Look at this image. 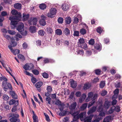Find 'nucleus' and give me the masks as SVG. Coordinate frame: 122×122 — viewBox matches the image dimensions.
<instances>
[{
  "label": "nucleus",
  "mask_w": 122,
  "mask_h": 122,
  "mask_svg": "<svg viewBox=\"0 0 122 122\" xmlns=\"http://www.w3.org/2000/svg\"><path fill=\"white\" fill-rule=\"evenodd\" d=\"M98 94H95L94 95L93 93L92 92L89 93L88 94V97L86 100V102H87L93 99L89 103L88 107L89 108L95 102V100L97 99Z\"/></svg>",
  "instance_id": "1"
},
{
  "label": "nucleus",
  "mask_w": 122,
  "mask_h": 122,
  "mask_svg": "<svg viewBox=\"0 0 122 122\" xmlns=\"http://www.w3.org/2000/svg\"><path fill=\"white\" fill-rule=\"evenodd\" d=\"M9 115V117H11L10 119V121L11 122H20V119L18 118L19 117L18 114L11 113Z\"/></svg>",
  "instance_id": "2"
},
{
  "label": "nucleus",
  "mask_w": 122,
  "mask_h": 122,
  "mask_svg": "<svg viewBox=\"0 0 122 122\" xmlns=\"http://www.w3.org/2000/svg\"><path fill=\"white\" fill-rule=\"evenodd\" d=\"M24 24L23 23H20L17 28V30L22 35L25 36L27 34V31L26 30H24Z\"/></svg>",
  "instance_id": "3"
},
{
  "label": "nucleus",
  "mask_w": 122,
  "mask_h": 122,
  "mask_svg": "<svg viewBox=\"0 0 122 122\" xmlns=\"http://www.w3.org/2000/svg\"><path fill=\"white\" fill-rule=\"evenodd\" d=\"M19 16H14L10 17L9 20H11L10 24L15 26L18 23V21L16 20H19Z\"/></svg>",
  "instance_id": "4"
},
{
  "label": "nucleus",
  "mask_w": 122,
  "mask_h": 122,
  "mask_svg": "<svg viewBox=\"0 0 122 122\" xmlns=\"http://www.w3.org/2000/svg\"><path fill=\"white\" fill-rule=\"evenodd\" d=\"M78 44L79 46L85 50H86L87 48V45L85 43L84 40L83 38H80L79 40Z\"/></svg>",
  "instance_id": "5"
},
{
  "label": "nucleus",
  "mask_w": 122,
  "mask_h": 122,
  "mask_svg": "<svg viewBox=\"0 0 122 122\" xmlns=\"http://www.w3.org/2000/svg\"><path fill=\"white\" fill-rule=\"evenodd\" d=\"M56 12V10L54 8H52L51 9L49 12L47 14V15L49 17L52 18L55 16Z\"/></svg>",
  "instance_id": "6"
},
{
  "label": "nucleus",
  "mask_w": 122,
  "mask_h": 122,
  "mask_svg": "<svg viewBox=\"0 0 122 122\" xmlns=\"http://www.w3.org/2000/svg\"><path fill=\"white\" fill-rule=\"evenodd\" d=\"M2 86L4 87V90L6 91L7 89H9L10 90H12V88L11 86L10 83H8L6 81H3L2 82Z\"/></svg>",
  "instance_id": "7"
},
{
  "label": "nucleus",
  "mask_w": 122,
  "mask_h": 122,
  "mask_svg": "<svg viewBox=\"0 0 122 122\" xmlns=\"http://www.w3.org/2000/svg\"><path fill=\"white\" fill-rule=\"evenodd\" d=\"M55 104L59 106V108L61 111H63L65 105L64 103H62L61 101L58 100L56 101Z\"/></svg>",
  "instance_id": "8"
},
{
  "label": "nucleus",
  "mask_w": 122,
  "mask_h": 122,
  "mask_svg": "<svg viewBox=\"0 0 122 122\" xmlns=\"http://www.w3.org/2000/svg\"><path fill=\"white\" fill-rule=\"evenodd\" d=\"M79 113L80 111H79L74 112L73 113L72 111L70 112L71 114L73 116V118L78 119H79V117H78V116Z\"/></svg>",
  "instance_id": "9"
},
{
  "label": "nucleus",
  "mask_w": 122,
  "mask_h": 122,
  "mask_svg": "<svg viewBox=\"0 0 122 122\" xmlns=\"http://www.w3.org/2000/svg\"><path fill=\"white\" fill-rule=\"evenodd\" d=\"M93 116V115H92L87 117H86L84 119V122H91L92 117Z\"/></svg>",
  "instance_id": "10"
},
{
  "label": "nucleus",
  "mask_w": 122,
  "mask_h": 122,
  "mask_svg": "<svg viewBox=\"0 0 122 122\" xmlns=\"http://www.w3.org/2000/svg\"><path fill=\"white\" fill-rule=\"evenodd\" d=\"M86 116V113L85 112H83L81 113L79 115L78 117L79 118H80L81 120L82 121L84 120V118Z\"/></svg>",
  "instance_id": "11"
},
{
  "label": "nucleus",
  "mask_w": 122,
  "mask_h": 122,
  "mask_svg": "<svg viewBox=\"0 0 122 122\" xmlns=\"http://www.w3.org/2000/svg\"><path fill=\"white\" fill-rule=\"evenodd\" d=\"M105 114L104 112H102L100 113L98 115L97 117V120L99 121L102 119L103 117L105 116Z\"/></svg>",
  "instance_id": "12"
},
{
  "label": "nucleus",
  "mask_w": 122,
  "mask_h": 122,
  "mask_svg": "<svg viewBox=\"0 0 122 122\" xmlns=\"http://www.w3.org/2000/svg\"><path fill=\"white\" fill-rule=\"evenodd\" d=\"M10 94L12 97L13 99H16L17 98V96L15 92L13 91H10Z\"/></svg>",
  "instance_id": "13"
},
{
  "label": "nucleus",
  "mask_w": 122,
  "mask_h": 122,
  "mask_svg": "<svg viewBox=\"0 0 122 122\" xmlns=\"http://www.w3.org/2000/svg\"><path fill=\"white\" fill-rule=\"evenodd\" d=\"M61 7L62 10L64 11H67L69 8L68 5L65 3L62 5Z\"/></svg>",
  "instance_id": "14"
},
{
  "label": "nucleus",
  "mask_w": 122,
  "mask_h": 122,
  "mask_svg": "<svg viewBox=\"0 0 122 122\" xmlns=\"http://www.w3.org/2000/svg\"><path fill=\"white\" fill-rule=\"evenodd\" d=\"M11 13L13 15H18L19 16H18L19 17V18L21 17V13H19L17 11L15 10H12L11 11Z\"/></svg>",
  "instance_id": "15"
},
{
  "label": "nucleus",
  "mask_w": 122,
  "mask_h": 122,
  "mask_svg": "<svg viewBox=\"0 0 122 122\" xmlns=\"http://www.w3.org/2000/svg\"><path fill=\"white\" fill-rule=\"evenodd\" d=\"M97 108V106H94L92 107L87 112L88 114L92 113L94 112L96 110Z\"/></svg>",
  "instance_id": "16"
},
{
  "label": "nucleus",
  "mask_w": 122,
  "mask_h": 122,
  "mask_svg": "<svg viewBox=\"0 0 122 122\" xmlns=\"http://www.w3.org/2000/svg\"><path fill=\"white\" fill-rule=\"evenodd\" d=\"M29 30L31 33H35L36 31V28L35 26H31L30 27Z\"/></svg>",
  "instance_id": "17"
},
{
  "label": "nucleus",
  "mask_w": 122,
  "mask_h": 122,
  "mask_svg": "<svg viewBox=\"0 0 122 122\" xmlns=\"http://www.w3.org/2000/svg\"><path fill=\"white\" fill-rule=\"evenodd\" d=\"M111 119L112 117L111 116L109 115L106 116L104 119L103 122H109Z\"/></svg>",
  "instance_id": "18"
},
{
  "label": "nucleus",
  "mask_w": 122,
  "mask_h": 122,
  "mask_svg": "<svg viewBox=\"0 0 122 122\" xmlns=\"http://www.w3.org/2000/svg\"><path fill=\"white\" fill-rule=\"evenodd\" d=\"M77 103L76 102H73L69 106V108L71 110L74 109L76 106Z\"/></svg>",
  "instance_id": "19"
},
{
  "label": "nucleus",
  "mask_w": 122,
  "mask_h": 122,
  "mask_svg": "<svg viewBox=\"0 0 122 122\" xmlns=\"http://www.w3.org/2000/svg\"><path fill=\"white\" fill-rule=\"evenodd\" d=\"M71 87L73 88H75L77 85V84L76 81H75L73 80L71 81Z\"/></svg>",
  "instance_id": "20"
},
{
  "label": "nucleus",
  "mask_w": 122,
  "mask_h": 122,
  "mask_svg": "<svg viewBox=\"0 0 122 122\" xmlns=\"http://www.w3.org/2000/svg\"><path fill=\"white\" fill-rule=\"evenodd\" d=\"M110 106V102L108 100L106 101L104 104V106L105 108L106 109H107Z\"/></svg>",
  "instance_id": "21"
},
{
  "label": "nucleus",
  "mask_w": 122,
  "mask_h": 122,
  "mask_svg": "<svg viewBox=\"0 0 122 122\" xmlns=\"http://www.w3.org/2000/svg\"><path fill=\"white\" fill-rule=\"evenodd\" d=\"M43 84L42 82L41 81H39L36 84V88H39L41 87Z\"/></svg>",
  "instance_id": "22"
},
{
  "label": "nucleus",
  "mask_w": 122,
  "mask_h": 122,
  "mask_svg": "<svg viewBox=\"0 0 122 122\" xmlns=\"http://www.w3.org/2000/svg\"><path fill=\"white\" fill-rule=\"evenodd\" d=\"M65 20L66 24H69L71 22V18L70 17H66Z\"/></svg>",
  "instance_id": "23"
},
{
  "label": "nucleus",
  "mask_w": 122,
  "mask_h": 122,
  "mask_svg": "<svg viewBox=\"0 0 122 122\" xmlns=\"http://www.w3.org/2000/svg\"><path fill=\"white\" fill-rule=\"evenodd\" d=\"M55 33L56 35L59 36L61 35L62 34V32L61 30L59 29H57L55 30Z\"/></svg>",
  "instance_id": "24"
},
{
  "label": "nucleus",
  "mask_w": 122,
  "mask_h": 122,
  "mask_svg": "<svg viewBox=\"0 0 122 122\" xmlns=\"http://www.w3.org/2000/svg\"><path fill=\"white\" fill-rule=\"evenodd\" d=\"M64 33L66 36H68L70 34V31L67 28H65L63 31Z\"/></svg>",
  "instance_id": "25"
},
{
  "label": "nucleus",
  "mask_w": 122,
  "mask_h": 122,
  "mask_svg": "<svg viewBox=\"0 0 122 122\" xmlns=\"http://www.w3.org/2000/svg\"><path fill=\"white\" fill-rule=\"evenodd\" d=\"M14 7L16 9H20L21 8V5L19 3H16L14 5Z\"/></svg>",
  "instance_id": "26"
},
{
  "label": "nucleus",
  "mask_w": 122,
  "mask_h": 122,
  "mask_svg": "<svg viewBox=\"0 0 122 122\" xmlns=\"http://www.w3.org/2000/svg\"><path fill=\"white\" fill-rule=\"evenodd\" d=\"M86 97V94H83L79 99V102H82L84 100Z\"/></svg>",
  "instance_id": "27"
},
{
  "label": "nucleus",
  "mask_w": 122,
  "mask_h": 122,
  "mask_svg": "<svg viewBox=\"0 0 122 122\" xmlns=\"http://www.w3.org/2000/svg\"><path fill=\"white\" fill-rule=\"evenodd\" d=\"M114 110V107H112L106 113L108 115L111 114L113 112Z\"/></svg>",
  "instance_id": "28"
},
{
  "label": "nucleus",
  "mask_w": 122,
  "mask_h": 122,
  "mask_svg": "<svg viewBox=\"0 0 122 122\" xmlns=\"http://www.w3.org/2000/svg\"><path fill=\"white\" fill-rule=\"evenodd\" d=\"M95 48L100 51L101 49V47L98 44H97L95 45L94 46Z\"/></svg>",
  "instance_id": "29"
},
{
  "label": "nucleus",
  "mask_w": 122,
  "mask_h": 122,
  "mask_svg": "<svg viewBox=\"0 0 122 122\" xmlns=\"http://www.w3.org/2000/svg\"><path fill=\"white\" fill-rule=\"evenodd\" d=\"M87 103H85L83 104L80 107V109L81 110H85L87 107Z\"/></svg>",
  "instance_id": "30"
},
{
  "label": "nucleus",
  "mask_w": 122,
  "mask_h": 122,
  "mask_svg": "<svg viewBox=\"0 0 122 122\" xmlns=\"http://www.w3.org/2000/svg\"><path fill=\"white\" fill-rule=\"evenodd\" d=\"M39 7L41 9L44 10L46 8V6L45 4H41L40 5Z\"/></svg>",
  "instance_id": "31"
},
{
  "label": "nucleus",
  "mask_w": 122,
  "mask_h": 122,
  "mask_svg": "<svg viewBox=\"0 0 122 122\" xmlns=\"http://www.w3.org/2000/svg\"><path fill=\"white\" fill-rule=\"evenodd\" d=\"M91 86L90 84L89 83H85L84 84V86L83 87V89L85 90L88 89Z\"/></svg>",
  "instance_id": "32"
},
{
  "label": "nucleus",
  "mask_w": 122,
  "mask_h": 122,
  "mask_svg": "<svg viewBox=\"0 0 122 122\" xmlns=\"http://www.w3.org/2000/svg\"><path fill=\"white\" fill-rule=\"evenodd\" d=\"M14 55H16L20 53V50L17 49L13 50L11 52Z\"/></svg>",
  "instance_id": "33"
},
{
  "label": "nucleus",
  "mask_w": 122,
  "mask_h": 122,
  "mask_svg": "<svg viewBox=\"0 0 122 122\" xmlns=\"http://www.w3.org/2000/svg\"><path fill=\"white\" fill-rule=\"evenodd\" d=\"M79 32L81 34L84 35L86 33V31L85 29L82 28L80 30Z\"/></svg>",
  "instance_id": "34"
},
{
  "label": "nucleus",
  "mask_w": 122,
  "mask_h": 122,
  "mask_svg": "<svg viewBox=\"0 0 122 122\" xmlns=\"http://www.w3.org/2000/svg\"><path fill=\"white\" fill-rule=\"evenodd\" d=\"M18 57L19 59L22 61H24L25 58L24 56L22 54H20L18 55Z\"/></svg>",
  "instance_id": "35"
},
{
  "label": "nucleus",
  "mask_w": 122,
  "mask_h": 122,
  "mask_svg": "<svg viewBox=\"0 0 122 122\" xmlns=\"http://www.w3.org/2000/svg\"><path fill=\"white\" fill-rule=\"evenodd\" d=\"M29 17V14L23 15L22 17V20L23 21L26 20Z\"/></svg>",
  "instance_id": "36"
},
{
  "label": "nucleus",
  "mask_w": 122,
  "mask_h": 122,
  "mask_svg": "<svg viewBox=\"0 0 122 122\" xmlns=\"http://www.w3.org/2000/svg\"><path fill=\"white\" fill-rule=\"evenodd\" d=\"M37 19L35 17L33 18L32 21L33 25H36L37 24Z\"/></svg>",
  "instance_id": "37"
},
{
  "label": "nucleus",
  "mask_w": 122,
  "mask_h": 122,
  "mask_svg": "<svg viewBox=\"0 0 122 122\" xmlns=\"http://www.w3.org/2000/svg\"><path fill=\"white\" fill-rule=\"evenodd\" d=\"M105 84V82L104 81H101L100 84V87L101 88L104 87Z\"/></svg>",
  "instance_id": "38"
},
{
  "label": "nucleus",
  "mask_w": 122,
  "mask_h": 122,
  "mask_svg": "<svg viewBox=\"0 0 122 122\" xmlns=\"http://www.w3.org/2000/svg\"><path fill=\"white\" fill-rule=\"evenodd\" d=\"M40 24L43 26H44L46 25V22L45 20H43V19H41L39 21Z\"/></svg>",
  "instance_id": "39"
},
{
  "label": "nucleus",
  "mask_w": 122,
  "mask_h": 122,
  "mask_svg": "<svg viewBox=\"0 0 122 122\" xmlns=\"http://www.w3.org/2000/svg\"><path fill=\"white\" fill-rule=\"evenodd\" d=\"M62 112L59 113V115L60 116H65L67 113V111L65 110H64Z\"/></svg>",
  "instance_id": "40"
},
{
  "label": "nucleus",
  "mask_w": 122,
  "mask_h": 122,
  "mask_svg": "<svg viewBox=\"0 0 122 122\" xmlns=\"http://www.w3.org/2000/svg\"><path fill=\"white\" fill-rule=\"evenodd\" d=\"M103 110V106L102 105H100L98 108L97 111L98 112H101Z\"/></svg>",
  "instance_id": "41"
},
{
  "label": "nucleus",
  "mask_w": 122,
  "mask_h": 122,
  "mask_svg": "<svg viewBox=\"0 0 122 122\" xmlns=\"http://www.w3.org/2000/svg\"><path fill=\"white\" fill-rule=\"evenodd\" d=\"M39 34L41 36H44L45 33V32L44 30H41L38 32Z\"/></svg>",
  "instance_id": "42"
},
{
  "label": "nucleus",
  "mask_w": 122,
  "mask_h": 122,
  "mask_svg": "<svg viewBox=\"0 0 122 122\" xmlns=\"http://www.w3.org/2000/svg\"><path fill=\"white\" fill-rule=\"evenodd\" d=\"M114 109H115V111L117 112H119L120 111V107L119 106H117L116 107H114Z\"/></svg>",
  "instance_id": "43"
},
{
  "label": "nucleus",
  "mask_w": 122,
  "mask_h": 122,
  "mask_svg": "<svg viewBox=\"0 0 122 122\" xmlns=\"http://www.w3.org/2000/svg\"><path fill=\"white\" fill-rule=\"evenodd\" d=\"M46 101L48 102V103L49 104H51V99L50 97H47L46 98Z\"/></svg>",
  "instance_id": "44"
},
{
  "label": "nucleus",
  "mask_w": 122,
  "mask_h": 122,
  "mask_svg": "<svg viewBox=\"0 0 122 122\" xmlns=\"http://www.w3.org/2000/svg\"><path fill=\"white\" fill-rule=\"evenodd\" d=\"M95 42L94 40V39H91L89 41V44L91 45H93Z\"/></svg>",
  "instance_id": "45"
},
{
  "label": "nucleus",
  "mask_w": 122,
  "mask_h": 122,
  "mask_svg": "<svg viewBox=\"0 0 122 122\" xmlns=\"http://www.w3.org/2000/svg\"><path fill=\"white\" fill-rule=\"evenodd\" d=\"M33 73L35 75H37L39 74V71L37 70L34 69L32 70Z\"/></svg>",
  "instance_id": "46"
},
{
  "label": "nucleus",
  "mask_w": 122,
  "mask_h": 122,
  "mask_svg": "<svg viewBox=\"0 0 122 122\" xmlns=\"http://www.w3.org/2000/svg\"><path fill=\"white\" fill-rule=\"evenodd\" d=\"M79 22V19L77 17H75L73 20V23L74 24H77Z\"/></svg>",
  "instance_id": "47"
},
{
  "label": "nucleus",
  "mask_w": 122,
  "mask_h": 122,
  "mask_svg": "<svg viewBox=\"0 0 122 122\" xmlns=\"http://www.w3.org/2000/svg\"><path fill=\"white\" fill-rule=\"evenodd\" d=\"M73 35L74 36H79V31H74Z\"/></svg>",
  "instance_id": "48"
},
{
  "label": "nucleus",
  "mask_w": 122,
  "mask_h": 122,
  "mask_svg": "<svg viewBox=\"0 0 122 122\" xmlns=\"http://www.w3.org/2000/svg\"><path fill=\"white\" fill-rule=\"evenodd\" d=\"M42 75L43 77L44 78H47L48 77L49 75L46 73L44 72L42 73Z\"/></svg>",
  "instance_id": "49"
},
{
  "label": "nucleus",
  "mask_w": 122,
  "mask_h": 122,
  "mask_svg": "<svg viewBox=\"0 0 122 122\" xmlns=\"http://www.w3.org/2000/svg\"><path fill=\"white\" fill-rule=\"evenodd\" d=\"M9 98L7 95L6 94H4L3 96V98L5 100H8L9 99Z\"/></svg>",
  "instance_id": "50"
},
{
  "label": "nucleus",
  "mask_w": 122,
  "mask_h": 122,
  "mask_svg": "<svg viewBox=\"0 0 122 122\" xmlns=\"http://www.w3.org/2000/svg\"><path fill=\"white\" fill-rule=\"evenodd\" d=\"M4 2L6 4H11L12 3L11 0H3Z\"/></svg>",
  "instance_id": "51"
},
{
  "label": "nucleus",
  "mask_w": 122,
  "mask_h": 122,
  "mask_svg": "<svg viewBox=\"0 0 122 122\" xmlns=\"http://www.w3.org/2000/svg\"><path fill=\"white\" fill-rule=\"evenodd\" d=\"M32 118L33 121H36L37 122H38V118L37 117L36 115L34 114V115L33 116Z\"/></svg>",
  "instance_id": "52"
},
{
  "label": "nucleus",
  "mask_w": 122,
  "mask_h": 122,
  "mask_svg": "<svg viewBox=\"0 0 122 122\" xmlns=\"http://www.w3.org/2000/svg\"><path fill=\"white\" fill-rule=\"evenodd\" d=\"M47 90L48 92H52V90L51 86H48L47 88Z\"/></svg>",
  "instance_id": "53"
},
{
  "label": "nucleus",
  "mask_w": 122,
  "mask_h": 122,
  "mask_svg": "<svg viewBox=\"0 0 122 122\" xmlns=\"http://www.w3.org/2000/svg\"><path fill=\"white\" fill-rule=\"evenodd\" d=\"M63 19L61 17H59L58 20V22L60 24H62L63 23Z\"/></svg>",
  "instance_id": "54"
},
{
  "label": "nucleus",
  "mask_w": 122,
  "mask_h": 122,
  "mask_svg": "<svg viewBox=\"0 0 122 122\" xmlns=\"http://www.w3.org/2000/svg\"><path fill=\"white\" fill-rule=\"evenodd\" d=\"M95 74L98 75H99L101 73V71L99 69H97L95 70Z\"/></svg>",
  "instance_id": "55"
},
{
  "label": "nucleus",
  "mask_w": 122,
  "mask_h": 122,
  "mask_svg": "<svg viewBox=\"0 0 122 122\" xmlns=\"http://www.w3.org/2000/svg\"><path fill=\"white\" fill-rule=\"evenodd\" d=\"M8 32L9 34L12 35H14L15 34V32L14 30H8Z\"/></svg>",
  "instance_id": "56"
},
{
  "label": "nucleus",
  "mask_w": 122,
  "mask_h": 122,
  "mask_svg": "<svg viewBox=\"0 0 122 122\" xmlns=\"http://www.w3.org/2000/svg\"><path fill=\"white\" fill-rule=\"evenodd\" d=\"M28 65L27 64H26L23 66V68L25 70H30V69L29 68Z\"/></svg>",
  "instance_id": "57"
},
{
  "label": "nucleus",
  "mask_w": 122,
  "mask_h": 122,
  "mask_svg": "<svg viewBox=\"0 0 122 122\" xmlns=\"http://www.w3.org/2000/svg\"><path fill=\"white\" fill-rule=\"evenodd\" d=\"M11 45L13 46V47H14L16 46L17 44V42H16L12 41H11V43H10Z\"/></svg>",
  "instance_id": "58"
},
{
  "label": "nucleus",
  "mask_w": 122,
  "mask_h": 122,
  "mask_svg": "<svg viewBox=\"0 0 122 122\" xmlns=\"http://www.w3.org/2000/svg\"><path fill=\"white\" fill-rule=\"evenodd\" d=\"M107 92L106 90L103 91L101 93V95L102 96H104L106 95L107 94Z\"/></svg>",
  "instance_id": "59"
},
{
  "label": "nucleus",
  "mask_w": 122,
  "mask_h": 122,
  "mask_svg": "<svg viewBox=\"0 0 122 122\" xmlns=\"http://www.w3.org/2000/svg\"><path fill=\"white\" fill-rule=\"evenodd\" d=\"M15 102V100L12 99L10 100V101L9 102V104L10 105H13L14 103Z\"/></svg>",
  "instance_id": "60"
},
{
  "label": "nucleus",
  "mask_w": 122,
  "mask_h": 122,
  "mask_svg": "<svg viewBox=\"0 0 122 122\" xmlns=\"http://www.w3.org/2000/svg\"><path fill=\"white\" fill-rule=\"evenodd\" d=\"M97 31L100 34L102 33V30L101 28L100 27L98 28L97 29Z\"/></svg>",
  "instance_id": "61"
},
{
  "label": "nucleus",
  "mask_w": 122,
  "mask_h": 122,
  "mask_svg": "<svg viewBox=\"0 0 122 122\" xmlns=\"http://www.w3.org/2000/svg\"><path fill=\"white\" fill-rule=\"evenodd\" d=\"M81 92L80 91L76 92L75 93V95L77 97H79L81 95Z\"/></svg>",
  "instance_id": "62"
},
{
  "label": "nucleus",
  "mask_w": 122,
  "mask_h": 122,
  "mask_svg": "<svg viewBox=\"0 0 122 122\" xmlns=\"http://www.w3.org/2000/svg\"><path fill=\"white\" fill-rule=\"evenodd\" d=\"M84 53L83 51L82 50H79L77 52V54L79 55H82Z\"/></svg>",
  "instance_id": "63"
},
{
  "label": "nucleus",
  "mask_w": 122,
  "mask_h": 122,
  "mask_svg": "<svg viewBox=\"0 0 122 122\" xmlns=\"http://www.w3.org/2000/svg\"><path fill=\"white\" fill-rule=\"evenodd\" d=\"M75 92H71L70 95L69 96V98L71 99H72L74 96Z\"/></svg>",
  "instance_id": "64"
}]
</instances>
